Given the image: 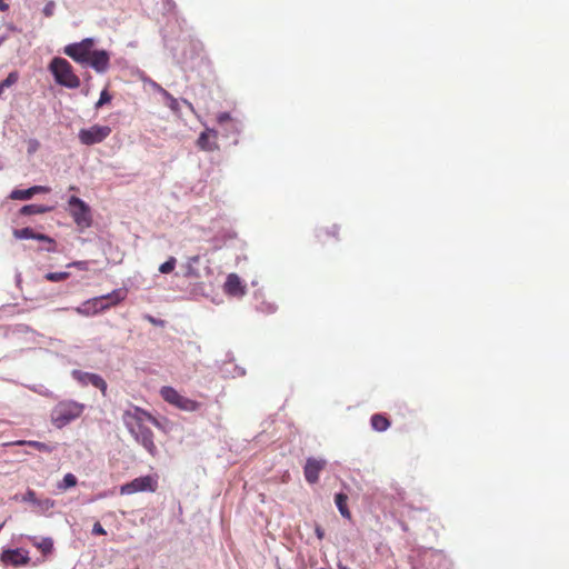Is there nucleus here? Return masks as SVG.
<instances>
[{
	"instance_id": "obj_1",
	"label": "nucleus",
	"mask_w": 569,
	"mask_h": 569,
	"mask_svg": "<svg viewBox=\"0 0 569 569\" xmlns=\"http://www.w3.org/2000/svg\"><path fill=\"white\" fill-rule=\"evenodd\" d=\"M122 420L134 439L141 443L151 456H154L157 447L153 442V432L146 427L144 423L146 421H150L158 426V420L139 407H133L132 410H127L122 416Z\"/></svg>"
},
{
	"instance_id": "obj_2",
	"label": "nucleus",
	"mask_w": 569,
	"mask_h": 569,
	"mask_svg": "<svg viewBox=\"0 0 569 569\" xmlns=\"http://www.w3.org/2000/svg\"><path fill=\"white\" fill-rule=\"evenodd\" d=\"M86 409V406L74 400H62L59 401L50 413V420L52 425L61 429L80 418Z\"/></svg>"
},
{
	"instance_id": "obj_3",
	"label": "nucleus",
	"mask_w": 569,
	"mask_h": 569,
	"mask_svg": "<svg viewBox=\"0 0 569 569\" xmlns=\"http://www.w3.org/2000/svg\"><path fill=\"white\" fill-rule=\"evenodd\" d=\"M49 71L52 73L54 81L62 87L77 89L81 84L73 67L64 58L54 57L49 63Z\"/></svg>"
},
{
	"instance_id": "obj_4",
	"label": "nucleus",
	"mask_w": 569,
	"mask_h": 569,
	"mask_svg": "<svg viewBox=\"0 0 569 569\" xmlns=\"http://www.w3.org/2000/svg\"><path fill=\"white\" fill-rule=\"evenodd\" d=\"M94 40L92 38H86L80 42L66 46L63 48V53L71 58L73 61L86 66L92 52Z\"/></svg>"
},
{
	"instance_id": "obj_5",
	"label": "nucleus",
	"mask_w": 569,
	"mask_h": 569,
	"mask_svg": "<svg viewBox=\"0 0 569 569\" xmlns=\"http://www.w3.org/2000/svg\"><path fill=\"white\" fill-rule=\"evenodd\" d=\"M69 212L80 228H88L91 224L89 206L80 198L72 196L69 201Z\"/></svg>"
},
{
	"instance_id": "obj_6",
	"label": "nucleus",
	"mask_w": 569,
	"mask_h": 569,
	"mask_svg": "<svg viewBox=\"0 0 569 569\" xmlns=\"http://www.w3.org/2000/svg\"><path fill=\"white\" fill-rule=\"evenodd\" d=\"M111 133L109 126L93 124L90 128L79 130V141L84 146H92L106 140Z\"/></svg>"
},
{
	"instance_id": "obj_7",
	"label": "nucleus",
	"mask_w": 569,
	"mask_h": 569,
	"mask_svg": "<svg viewBox=\"0 0 569 569\" xmlns=\"http://www.w3.org/2000/svg\"><path fill=\"white\" fill-rule=\"evenodd\" d=\"M158 488V481L152 476H143L133 479L120 487L121 495H132L141 491L154 492Z\"/></svg>"
},
{
	"instance_id": "obj_8",
	"label": "nucleus",
	"mask_w": 569,
	"mask_h": 569,
	"mask_svg": "<svg viewBox=\"0 0 569 569\" xmlns=\"http://www.w3.org/2000/svg\"><path fill=\"white\" fill-rule=\"evenodd\" d=\"M1 561L7 566L21 567L30 562L29 552L23 549H7L1 553Z\"/></svg>"
},
{
	"instance_id": "obj_9",
	"label": "nucleus",
	"mask_w": 569,
	"mask_h": 569,
	"mask_svg": "<svg viewBox=\"0 0 569 569\" xmlns=\"http://www.w3.org/2000/svg\"><path fill=\"white\" fill-rule=\"evenodd\" d=\"M116 301L111 297H99L92 300L86 301L79 309L78 312L82 316L96 315L101 310H104L110 305H114Z\"/></svg>"
},
{
	"instance_id": "obj_10",
	"label": "nucleus",
	"mask_w": 569,
	"mask_h": 569,
	"mask_svg": "<svg viewBox=\"0 0 569 569\" xmlns=\"http://www.w3.org/2000/svg\"><path fill=\"white\" fill-rule=\"evenodd\" d=\"M72 377L82 386L92 385L93 387L100 389L103 396L106 395L107 382L99 375L83 372L81 370H73Z\"/></svg>"
},
{
	"instance_id": "obj_11",
	"label": "nucleus",
	"mask_w": 569,
	"mask_h": 569,
	"mask_svg": "<svg viewBox=\"0 0 569 569\" xmlns=\"http://www.w3.org/2000/svg\"><path fill=\"white\" fill-rule=\"evenodd\" d=\"M326 465L327 462L323 459L308 458L303 468L306 480L311 485L317 483Z\"/></svg>"
},
{
	"instance_id": "obj_12",
	"label": "nucleus",
	"mask_w": 569,
	"mask_h": 569,
	"mask_svg": "<svg viewBox=\"0 0 569 569\" xmlns=\"http://www.w3.org/2000/svg\"><path fill=\"white\" fill-rule=\"evenodd\" d=\"M110 64V56L106 50H92L90 58L86 66H90L97 72L103 73L108 70Z\"/></svg>"
},
{
	"instance_id": "obj_13",
	"label": "nucleus",
	"mask_w": 569,
	"mask_h": 569,
	"mask_svg": "<svg viewBox=\"0 0 569 569\" xmlns=\"http://www.w3.org/2000/svg\"><path fill=\"white\" fill-rule=\"evenodd\" d=\"M217 138V131L212 129H207L206 131L200 133L197 140V146L199 147V149L204 151H214L218 149Z\"/></svg>"
},
{
	"instance_id": "obj_14",
	"label": "nucleus",
	"mask_w": 569,
	"mask_h": 569,
	"mask_svg": "<svg viewBox=\"0 0 569 569\" xmlns=\"http://www.w3.org/2000/svg\"><path fill=\"white\" fill-rule=\"evenodd\" d=\"M339 227L337 224H331L328 227H323L318 229L317 231V239L321 244H328L332 241L339 240Z\"/></svg>"
},
{
	"instance_id": "obj_15",
	"label": "nucleus",
	"mask_w": 569,
	"mask_h": 569,
	"mask_svg": "<svg viewBox=\"0 0 569 569\" xmlns=\"http://www.w3.org/2000/svg\"><path fill=\"white\" fill-rule=\"evenodd\" d=\"M50 191L49 187L46 186H34L29 189H16L11 192L10 198L13 200H28L32 198L37 193H48Z\"/></svg>"
},
{
	"instance_id": "obj_16",
	"label": "nucleus",
	"mask_w": 569,
	"mask_h": 569,
	"mask_svg": "<svg viewBox=\"0 0 569 569\" xmlns=\"http://www.w3.org/2000/svg\"><path fill=\"white\" fill-rule=\"evenodd\" d=\"M224 290L232 296H240L244 293V287L240 278L236 273H230L224 283Z\"/></svg>"
},
{
	"instance_id": "obj_17",
	"label": "nucleus",
	"mask_w": 569,
	"mask_h": 569,
	"mask_svg": "<svg viewBox=\"0 0 569 569\" xmlns=\"http://www.w3.org/2000/svg\"><path fill=\"white\" fill-rule=\"evenodd\" d=\"M14 236L19 239H36L39 241H47L49 243H54L53 239L43 233H36L31 228H22L14 230Z\"/></svg>"
},
{
	"instance_id": "obj_18",
	"label": "nucleus",
	"mask_w": 569,
	"mask_h": 569,
	"mask_svg": "<svg viewBox=\"0 0 569 569\" xmlns=\"http://www.w3.org/2000/svg\"><path fill=\"white\" fill-rule=\"evenodd\" d=\"M29 541L38 550L42 552L43 556L51 555L53 551V540L49 537L38 539L37 537H29Z\"/></svg>"
},
{
	"instance_id": "obj_19",
	"label": "nucleus",
	"mask_w": 569,
	"mask_h": 569,
	"mask_svg": "<svg viewBox=\"0 0 569 569\" xmlns=\"http://www.w3.org/2000/svg\"><path fill=\"white\" fill-rule=\"evenodd\" d=\"M9 445L10 446H29V447L37 449L38 451L48 452V453L52 452L56 449L54 446H50L48 443L36 441V440H18V441L10 442Z\"/></svg>"
},
{
	"instance_id": "obj_20",
	"label": "nucleus",
	"mask_w": 569,
	"mask_h": 569,
	"mask_svg": "<svg viewBox=\"0 0 569 569\" xmlns=\"http://www.w3.org/2000/svg\"><path fill=\"white\" fill-rule=\"evenodd\" d=\"M200 403L196 400L189 399L182 395L179 396L174 407L183 411H197L200 408Z\"/></svg>"
},
{
	"instance_id": "obj_21",
	"label": "nucleus",
	"mask_w": 569,
	"mask_h": 569,
	"mask_svg": "<svg viewBox=\"0 0 569 569\" xmlns=\"http://www.w3.org/2000/svg\"><path fill=\"white\" fill-rule=\"evenodd\" d=\"M336 506L343 518L351 519L350 510L348 509V496L339 492L335 496Z\"/></svg>"
},
{
	"instance_id": "obj_22",
	"label": "nucleus",
	"mask_w": 569,
	"mask_h": 569,
	"mask_svg": "<svg viewBox=\"0 0 569 569\" xmlns=\"http://www.w3.org/2000/svg\"><path fill=\"white\" fill-rule=\"evenodd\" d=\"M370 422H371V427L376 431H379V432L386 431L390 427L389 419L386 416L380 415V413H375L371 417Z\"/></svg>"
},
{
	"instance_id": "obj_23",
	"label": "nucleus",
	"mask_w": 569,
	"mask_h": 569,
	"mask_svg": "<svg viewBox=\"0 0 569 569\" xmlns=\"http://www.w3.org/2000/svg\"><path fill=\"white\" fill-rule=\"evenodd\" d=\"M160 396L166 402L174 406L180 393L174 388L164 386L160 389Z\"/></svg>"
},
{
	"instance_id": "obj_24",
	"label": "nucleus",
	"mask_w": 569,
	"mask_h": 569,
	"mask_svg": "<svg viewBox=\"0 0 569 569\" xmlns=\"http://www.w3.org/2000/svg\"><path fill=\"white\" fill-rule=\"evenodd\" d=\"M49 210H50V208L44 207L42 204H27V206L22 207L21 213L27 214V216L41 214V213L48 212Z\"/></svg>"
},
{
	"instance_id": "obj_25",
	"label": "nucleus",
	"mask_w": 569,
	"mask_h": 569,
	"mask_svg": "<svg viewBox=\"0 0 569 569\" xmlns=\"http://www.w3.org/2000/svg\"><path fill=\"white\" fill-rule=\"evenodd\" d=\"M19 72L18 71H11L8 77L1 81L0 83V97L2 96L4 89L12 87L19 81Z\"/></svg>"
},
{
	"instance_id": "obj_26",
	"label": "nucleus",
	"mask_w": 569,
	"mask_h": 569,
	"mask_svg": "<svg viewBox=\"0 0 569 569\" xmlns=\"http://www.w3.org/2000/svg\"><path fill=\"white\" fill-rule=\"evenodd\" d=\"M70 277L69 272H48L44 274V279L50 282H60L64 281Z\"/></svg>"
},
{
	"instance_id": "obj_27",
	"label": "nucleus",
	"mask_w": 569,
	"mask_h": 569,
	"mask_svg": "<svg viewBox=\"0 0 569 569\" xmlns=\"http://www.w3.org/2000/svg\"><path fill=\"white\" fill-rule=\"evenodd\" d=\"M77 481V477L73 473H67L64 475L62 481L58 485V488L66 490L68 488L74 487Z\"/></svg>"
},
{
	"instance_id": "obj_28",
	"label": "nucleus",
	"mask_w": 569,
	"mask_h": 569,
	"mask_svg": "<svg viewBox=\"0 0 569 569\" xmlns=\"http://www.w3.org/2000/svg\"><path fill=\"white\" fill-rule=\"evenodd\" d=\"M36 506L39 512H46L54 507V501L50 498L38 499Z\"/></svg>"
},
{
	"instance_id": "obj_29",
	"label": "nucleus",
	"mask_w": 569,
	"mask_h": 569,
	"mask_svg": "<svg viewBox=\"0 0 569 569\" xmlns=\"http://www.w3.org/2000/svg\"><path fill=\"white\" fill-rule=\"evenodd\" d=\"M176 262H177L176 258L170 257L166 262L160 264L159 271L161 273H170L171 271H173V269L176 267Z\"/></svg>"
},
{
	"instance_id": "obj_30",
	"label": "nucleus",
	"mask_w": 569,
	"mask_h": 569,
	"mask_svg": "<svg viewBox=\"0 0 569 569\" xmlns=\"http://www.w3.org/2000/svg\"><path fill=\"white\" fill-rule=\"evenodd\" d=\"M111 99H112V97L108 92V90H106V89L102 90L101 93H100V98H99V100L96 103V108L97 109L101 108L103 104L109 103L111 101Z\"/></svg>"
},
{
	"instance_id": "obj_31",
	"label": "nucleus",
	"mask_w": 569,
	"mask_h": 569,
	"mask_svg": "<svg viewBox=\"0 0 569 569\" xmlns=\"http://www.w3.org/2000/svg\"><path fill=\"white\" fill-rule=\"evenodd\" d=\"M22 501L36 505L38 502L37 495L33 490L29 489L22 497Z\"/></svg>"
},
{
	"instance_id": "obj_32",
	"label": "nucleus",
	"mask_w": 569,
	"mask_h": 569,
	"mask_svg": "<svg viewBox=\"0 0 569 569\" xmlns=\"http://www.w3.org/2000/svg\"><path fill=\"white\" fill-rule=\"evenodd\" d=\"M68 268L74 267L79 270L87 271L89 269V262L88 261H73L67 264Z\"/></svg>"
},
{
	"instance_id": "obj_33",
	"label": "nucleus",
	"mask_w": 569,
	"mask_h": 569,
	"mask_svg": "<svg viewBox=\"0 0 569 569\" xmlns=\"http://www.w3.org/2000/svg\"><path fill=\"white\" fill-rule=\"evenodd\" d=\"M54 9H56V3H54L53 1H49V2L44 6V8H43L42 12H43V14H44L46 17H48V18H49V17H52V16H53V13H54Z\"/></svg>"
},
{
	"instance_id": "obj_34",
	"label": "nucleus",
	"mask_w": 569,
	"mask_h": 569,
	"mask_svg": "<svg viewBox=\"0 0 569 569\" xmlns=\"http://www.w3.org/2000/svg\"><path fill=\"white\" fill-rule=\"evenodd\" d=\"M92 533L98 536H104L107 531L104 530L100 522H96L92 528Z\"/></svg>"
},
{
	"instance_id": "obj_35",
	"label": "nucleus",
	"mask_w": 569,
	"mask_h": 569,
	"mask_svg": "<svg viewBox=\"0 0 569 569\" xmlns=\"http://www.w3.org/2000/svg\"><path fill=\"white\" fill-rule=\"evenodd\" d=\"M231 120V117L228 112H221L217 116V121L220 123V124H223L224 122H228Z\"/></svg>"
},
{
	"instance_id": "obj_36",
	"label": "nucleus",
	"mask_w": 569,
	"mask_h": 569,
	"mask_svg": "<svg viewBox=\"0 0 569 569\" xmlns=\"http://www.w3.org/2000/svg\"><path fill=\"white\" fill-rule=\"evenodd\" d=\"M164 94H166V97H168L170 99V108L176 110L177 104H178L177 100L172 96H170L167 91H164Z\"/></svg>"
},
{
	"instance_id": "obj_37",
	"label": "nucleus",
	"mask_w": 569,
	"mask_h": 569,
	"mask_svg": "<svg viewBox=\"0 0 569 569\" xmlns=\"http://www.w3.org/2000/svg\"><path fill=\"white\" fill-rule=\"evenodd\" d=\"M9 10V4L4 0H0V11L6 12Z\"/></svg>"
},
{
	"instance_id": "obj_38",
	"label": "nucleus",
	"mask_w": 569,
	"mask_h": 569,
	"mask_svg": "<svg viewBox=\"0 0 569 569\" xmlns=\"http://www.w3.org/2000/svg\"><path fill=\"white\" fill-rule=\"evenodd\" d=\"M317 535L319 538H322V532L319 529H317Z\"/></svg>"
}]
</instances>
